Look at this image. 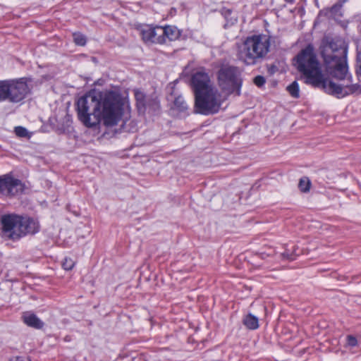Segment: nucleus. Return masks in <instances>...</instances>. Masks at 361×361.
<instances>
[{
  "instance_id": "obj_1",
  "label": "nucleus",
  "mask_w": 361,
  "mask_h": 361,
  "mask_svg": "<svg viewBox=\"0 0 361 361\" xmlns=\"http://www.w3.org/2000/svg\"><path fill=\"white\" fill-rule=\"evenodd\" d=\"M77 114L81 123L88 128L97 126L101 121L106 127L116 126L122 121L121 127L125 126L130 116L124 113V104L120 94L111 90L94 91L78 99Z\"/></svg>"
},
{
  "instance_id": "obj_2",
  "label": "nucleus",
  "mask_w": 361,
  "mask_h": 361,
  "mask_svg": "<svg viewBox=\"0 0 361 361\" xmlns=\"http://www.w3.org/2000/svg\"><path fill=\"white\" fill-rule=\"evenodd\" d=\"M322 55L328 74L337 80L347 82L346 85H338L329 80L323 89L325 92L338 98L361 93V86L357 83L352 84V76L348 73L347 64V48L342 39L326 37Z\"/></svg>"
},
{
  "instance_id": "obj_3",
  "label": "nucleus",
  "mask_w": 361,
  "mask_h": 361,
  "mask_svg": "<svg viewBox=\"0 0 361 361\" xmlns=\"http://www.w3.org/2000/svg\"><path fill=\"white\" fill-rule=\"evenodd\" d=\"M190 85L195 95L196 113L210 115L219 111L224 99L207 73L202 71L195 73L191 77Z\"/></svg>"
},
{
  "instance_id": "obj_4",
  "label": "nucleus",
  "mask_w": 361,
  "mask_h": 361,
  "mask_svg": "<svg viewBox=\"0 0 361 361\" xmlns=\"http://www.w3.org/2000/svg\"><path fill=\"white\" fill-rule=\"evenodd\" d=\"M295 66L305 77V82L324 89L328 79L324 78L319 63L311 45L302 49L295 59Z\"/></svg>"
},
{
  "instance_id": "obj_5",
  "label": "nucleus",
  "mask_w": 361,
  "mask_h": 361,
  "mask_svg": "<svg viewBox=\"0 0 361 361\" xmlns=\"http://www.w3.org/2000/svg\"><path fill=\"white\" fill-rule=\"evenodd\" d=\"M3 238L16 240L27 234H35L39 231L37 220L15 214L3 215L1 218Z\"/></svg>"
},
{
  "instance_id": "obj_6",
  "label": "nucleus",
  "mask_w": 361,
  "mask_h": 361,
  "mask_svg": "<svg viewBox=\"0 0 361 361\" xmlns=\"http://www.w3.org/2000/svg\"><path fill=\"white\" fill-rule=\"evenodd\" d=\"M270 37L266 35L247 37L238 47V59L246 65H254L269 51Z\"/></svg>"
},
{
  "instance_id": "obj_7",
  "label": "nucleus",
  "mask_w": 361,
  "mask_h": 361,
  "mask_svg": "<svg viewBox=\"0 0 361 361\" xmlns=\"http://www.w3.org/2000/svg\"><path fill=\"white\" fill-rule=\"evenodd\" d=\"M30 92L27 78L0 80V102L18 103Z\"/></svg>"
},
{
  "instance_id": "obj_8",
  "label": "nucleus",
  "mask_w": 361,
  "mask_h": 361,
  "mask_svg": "<svg viewBox=\"0 0 361 361\" xmlns=\"http://www.w3.org/2000/svg\"><path fill=\"white\" fill-rule=\"evenodd\" d=\"M218 84L223 93L226 95L240 94L243 80L238 68L223 66L217 73Z\"/></svg>"
},
{
  "instance_id": "obj_9",
  "label": "nucleus",
  "mask_w": 361,
  "mask_h": 361,
  "mask_svg": "<svg viewBox=\"0 0 361 361\" xmlns=\"http://www.w3.org/2000/svg\"><path fill=\"white\" fill-rule=\"evenodd\" d=\"M26 187L22 181L13 176L11 173L0 176V195L13 197L25 192Z\"/></svg>"
},
{
  "instance_id": "obj_10",
  "label": "nucleus",
  "mask_w": 361,
  "mask_h": 361,
  "mask_svg": "<svg viewBox=\"0 0 361 361\" xmlns=\"http://www.w3.org/2000/svg\"><path fill=\"white\" fill-rule=\"evenodd\" d=\"M162 27H151L146 25L140 30V35L145 43L164 44V39L161 36Z\"/></svg>"
},
{
  "instance_id": "obj_11",
  "label": "nucleus",
  "mask_w": 361,
  "mask_h": 361,
  "mask_svg": "<svg viewBox=\"0 0 361 361\" xmlns=\"http://www.w3.org/2000/svg\"><path fill=\"white\" fill-rule=\"evenodd\" d=\"M23 319L25 324L28 326L40 329L44 326V322L40 320L35 314L27 312L23 315Z\"/></svg>"
},
{
  "instance_id": "obj_12",
  "label": "nucleus",
  "mask_w": 361,
  "mask_h": 361,
  "mask_svg": "<svg viewBox=\"0 0 361 361\" xmlns=\"http://www.w3.org/2000/svg\"><path fill=\"white\" fill-rule=\"evenodd\" d=\"M161 36L164 39V43L166 42V39L169 41H173L177 39L180 35V30L175 26L167 25L162 27Z\"/></svg>"
},
{
  "instance_id": "obj_13",
  "label": "nucleus",
  "mask_w": 361,
  "mask_h": 361,
  "mask_svg": "<svg viewBox=\"0 0 361 361\" xmlns=\"http://www.w3.org/2000/svg\"><path fill=\"white\" fill-rule=\"evenodd\" d=\"M244 325L249 329H256L259 327L258 318L252 314H249L243 319Z\"/></svg>"
},
{
  "instance_id": "obj_14",
  "label": "nucleus",
  "mask_w": 361,
  "mask_h": 361,
  "mask_svg": "<svg viewBox=\"0 0 361 361\" xmlns=\"http://www.w3.org/2000/svg\"><path fill=\"white\" fill-rule=\"evenodd\" d=\"M173 106L179 111H185L188 109V104L182 96H178L175 98Z\"/></svg>"
},
{
  "instance_id": "obj_15",
  "label": "nucleus",
  "mask_w": 361,
  "mask_h": 361,
  "mask_svg": "<svg viewBox=\"0 0 361 361\" xmlns=\"http://www.w3.org/2000/svg\"><path fill=\"white\" fill-rule=\"evenodd\" d=\"M287 90L289 94L294 98L300 97L299 85L297 81H293L287 87Z\"/></svg>"
},
{
  "instance_id": "obj_16",
  "label": "nucleus",
  "mask_w": 361,
  "mask_h": 361,
  "mask_svg": "<svg viewBox=\"0 0 361 361\" xmlns=\"http://www.w3.org/2000/svg\"><path fill=\"white\" fill-rule=\"evenodd\" d=\"M135 97L137 101V104L138 106V109H140L141 108L145 107V96L141 91L135 90Z\"/></svg>"
},
{
  "instance_id": "obj_17",
  "label": "nucleus",
  "mask_w": 361,
  "mask_h": 361,
  "mask_svg": "<svg viewBox=\"0 0 361 361\" xmlns=\"http://www.w3.org/2000/svg\"><path fill=\"white\" fill-rule=\"evenodd\" d=\"M311 183L307 177H302L300 179L298 187L300 191L306 192L309 191Z\"/></svg>"
},
{
  "instance_id": "obj_18",
  "label": "nucleus",
  "mask_w": 361,
  "mask_h": 361,
  "mask_svg": "<svg viewBox=\"0 0 361 361\" xmlns=\"http://www.w3.org/2000/svg\"><path fill=\"white\" fill-rule=\"evenodd\" d=\"M346 0H338V1L331 8V13L335 16H341V9Z\"/></svg>"
},
{
  "instance_id": "obj_19",
  "label": "nucleus",
  "mask_w": 361,
  "mask_h": 361,
  "mask_svg": "<svg viewBox=\"0 0 361 361\" xmlns=\"http://www.w3.org/2000/svg\"><path fill=\"white\" fill-rule=\"evenodd\" d=\"M73 41L77 45L84 46L86 44L87 40H86V37L84 35H82L80 32H78V33H74L73 35Z\"/></svg>"
},
{
  "instance_id": "obj_20",
  "label": "nucleus",
  "mask_w": 361,
  "mask_h": 361,
  "mask_svg": "<svg viewBox=\"0 0 361 361\" xmlns=\"http://www.w3.org/2000/svg\"><path fill=\"white\" fill-rule=\"evenodd\" d=\"M358 341L357 339L352 335H348L346 337V345L345 347L349 348L350 350L353 348L357 346Z\"/></svg>"
},
{
  "instance_id": "obj_21",
  "label": "nucleus",
  "mask_w": 361,
  "mask_h": 361,
  "mask_svg": "<svg viewBox=\"0 0 361 361\" xmlns=\"http://www.w3.org/2000/svg\"><path fill=\"white\" fill-rule=\"evenodd\" d=\"M75 265V262L68 257H66L62 262V267L65 270H71Z\"/></svg>"
},
{
  "instance_id": "obj_22",
  "label": "nucleus",
  "mask_w": 361,
  "mask_h": 361,
  "mask_svg": "<svg viewBox=\"0 0 361 361\" xmlns=\"http://www.w3.org/2000/svg\"><path fill=\"white\" fill-rule=\"evenodd\" d=\"M15 133L17 136L20 137H26L28 136V131L27 130L22 126H18L15 128Z\"/></svg>"
},
{
  "instance_id": "obj_23",
  "label": "nucleus",
  "mask_w": 361,
  "mask_h": 361,
  "mask_svg": "<svg viewBox=\"0 0 361 361\" xmlns=\"http://www.w3.org/2000/svg\"><path fill=\"white\" fill-rule=\"evenodd\" d=\"M265 82V78L262 75H257L254 78V83L257 87H262V85H264Z\"/></svg>"
},
{
  "instance_id": "obj_24",
  "label": "nucleus",
  "mask_w": 361,
  "mask_h": 361,
  "mask_svg": "<svg viewBox=\"0 0 361 361\" xmlns=\"http://www.w3.org/2000/svg\"><path fill=\"white\" fill-rule=\"evenodd\" d=\"M283 259L288 260H293L294 257H293V252H290L289 251H286L281 254Z\"/></svg>"
},
{
  "instance_id": "obj_25",
  "label": "nucleus",
  "mask_w": 361,
  "mask_h": 361,
  "mask_svg": "<svg viewBox=\"0 0 361 361\" xmlns=\"http://www.w3.org/2000/svg\"><path fill=\"white\" fill-rule=\"evenodd\" d=\"M357 63L359 64L360 69L361 70V50L357 53Z\"/></svg>"
},
{
  "instance_id": "obj_26",
  "label": "nucleus",
  "mask_w": 361,
  "mask_h": 361,
  "mask_svg": "<svg viewBox=\"0 0 361 361\" xmlns=\"http://www.w3.org/2000/svg\"><path fill=\"white\" fill-rule=\"evenodd\" d=\"M231 14V11L230 10H226L224 12V15H225V18L227 19L228 18V16Z\"/></svg>"
},
{
  "instance_id": "obj_27",
  "label": "nucleus",
  "mask_w": 361,
  "mask_h": 361,
  "mask_svg": "<svg viewBox=\"0 0 361 361\" xmlns=\"http://www.w3.org/2000/svg\"><path fill=\"white\" fill-rule=\"evenodd\" d=\"M231 20V24H233L235 22H236V21H237V18H236V17H235V18H231V20Z\"/></svg>"
},
{
  "instance_id": "obj_28",
  "label": "nucleus",
  "mask_w": 361,
  "mask_h": 361,
  "mask_svg": "<svg viewBox=\"0 0 361 361\" xmlns=\"http://www.w3.org/2000/svg\"><path fill=\"white\" fill-rule=\"evenodd\" d=\"M287 2H292V0H286Z\"/></svg>"
}]
</instances>
